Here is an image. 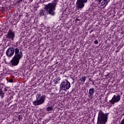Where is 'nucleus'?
Returning a JSON list of instances; mask_svg holds the SVG:
<instances>
[{"instance_id":"f257e3e1","label":"nucleus","mask_w":124,"mask_h":124,"mask_svg":"<svg viewBox=\"0 0 124 124\" xmlns=\"http://www.w3.org/2000/svg\"><path fill=\"white\" fill-rule=\"evenodd\" d=\"M58 1H59V0H54L53 2L44 5V10H41L39 14L41 16H45L46 13L47 15L55 16L56 15V7H57V5L58 4Z\"/></svg>"},{"instance_id":"412c9836","label":"nucleus","mask_w":124,"mask_h":124,"mask_svg":"<svg viewBox=\"0 0 124 124\" xmlns=\"http://www.w3.org/2000/svg\"><path fill=\"white\" fill-rule=\"evenodd\" d=\"M120 124H124V118L121 121Z\"/></svg>"},{"instance_id":"9d476101","label":"nucleus","mask_w":124,"mask_h":124,"mask_svg":"<svg viewBox=\"0 0 124 124\" xmlns=\"http://www.w3.org/2000/svg\"><path fill=\"white\" fill-rule=\"evenodd\" d=\"M99 2V4H101L102 5H104L106 6L108 3H109L110 0H97Z\"/></svg>"},{"instance_id":"473e14b6","label":"nucleus","mask_w":124,"mask_h":124,"mask_svg":"<svg viewBox=\"0 0 124 124\" xmlns=\"http://www.w3.org/2000/svg\"><path fill=\"white\" fill-rule=\"evenodd\" d=\"M32 0H31V1H32Z\"/></svg>"},{"instance_id":"aec40b11","label":"nucleus","mask_w":124,"mask_h":124,"mask_svg":"<svg viewBox=\"0 0 124 124\" xmlns=\"http://www.w3.org/2000/svg\"><path fill=\"white\" fill-rule=\"evenodd\" d=\"M94 44H98V41H97V40H95V41H94Z\"/></svg>"},{"instance_id":"5701e85b","label":"nucleus","mask_w":124,"mask_h":124,"mask_svg":"<svg viewBox=\"0 0 124 124\" xmlns=\"http://www.w3.org/2000/svg\"><path fill=\"white\" fill-rule=\"evenodd\" d=\"M23 0H19L17 1V3H20V2H22V1H23Z\"/></svg>"},{"instance_id":"dca6fc26","label":"nucleus","mask_w":124,"mask_h":124,"mask_svg":"<svg viewBox=\"0 0 124 124\" xmlns=\"http://www.w3.org/2000/svg\"><path fill=\"white\" fill-rule=\"evenodd\" d=\"M18 120H22L23 116L22 115H18Z\"/></svg>"},{"instance_id":"c756f323","label":"nucleus","mask_w":124,"mask_h":124,"mask_svg":"<svg viewBox=\"0 0 124 124\" xmlns=\"http://www.w3.org/2000/svg\"><path fill=\"white\" fill-rule=\"evenodd\" d=\"M73 91H74V89H72V92H73Z\"/></svg>"},{"instance_id":"7ed1b4c3","label":"nucleus","mask_w":124,"mask_h":124,"mask_svg":"<svg viewBox=\"0 0 124 124\" xmlns=\"http://www.w3.org/2000/svg\"><path fill=\"white\" fill-rule=\"evenodd\" d=\"M109 113H104L102 110H99L97 124H106L108 121Z\"/></svg>"},{"instance_id":"6ab92c4d","label":"nucleus","mask_w":124,"mask_h":124,"mask_svg":"<svg viewBox=\"0 0 124 124\" xmlns=\"http://www.w3.org/2000/svg\"><path fill=\"white\" fill-rule=\"evenodd\" d=\"M4 92H7V91H8V87L4 88Z\"/></svg>"},{"instance_id":"393cba45","label":"nucleus","mask_w":124,"mask_h":124,"mask_svg":"<svg viewBox=\"0 0 124 124\" xmlns=\"http://www.w3.org/2000/svg\"><path fill=\"white\" fill-rule=\"evenodd\" d=\"M22 16H23V15L22 14H20L19 15V19L22 17Z\"/></svg>"},{"instance_id":"1a4fd4ad","label":"nucleus","mask_w":124,"mask_h":124,"mask_svg":"<svg viewBox=\"0 0 124 124\" xmlns=\"http://www.w3.org/2000/svg\"><path fill=\"white\" fill-rule=\"evenodd\" d=\"M120 100H121V96L120 95H114L109 101V102L111 104H115V103L119 102Z\"/></svg>"},{"instance_id":"6e6552de","label":"nucleus","mask_w":124,"mask_h":124,"mask_svg":"<svg viewBox=\"0 0 124 124\" xmlns=\"http://www.w3.org/2000/svg\"><path fill=\"white\" fill-rule=\"evenodd\" d=\"M6 38L10 39L13 41V40H14V38H15V32L12 31V30L10 29L6 35Z\"/></svg>"},{"instance_id":"c85d7f7f","label":"nucleus","mask_w":124,"mask_h":124,"mask_svg":"<svg viewBox=\"0 0 124 124\" xmlns=\"http://www.w3.org/2000/svg\"><path fill=\"white\" fill-rule=\"evenodd\" d=\"M92 83L93 85H94V82L93 81H92Z\"/></svg>"},{"instance_id":"20e7f679","label":"nucleus","mask_w":124,"mask_h":124,"mask_svg":"<svg viewBox=\"0 0 124 124\" xmlns=\"http://www.w3.org/2000/svg\"><path fill=\"white\" fill-rule=\"evenodd\" d=\"M46 96L45 95H41L40 93H38L36 95V100L33 102V105L34 106H39L42 105L45 102Z\"/></svg>"},{"instance_id":"f3484780","label":"nucleus","mask_w":124,"mask_h":124,"mask_svg":"<svg viewBox=\"0 0 124 124\" xmlns=\"http://www.w3.org/2000/svg\"><path fill=\"white\" fill-rule=\"evenodd\" d=\"M3 76H4V73H1L0 75V78H2V77H3Z\"/></svg>"},{"instance_id":"72a5a7b5","label":"nucleus","mask_w":124,"mask_h":124,"mask_svg":"<svg viewBox=\"0 0 124 124\" xmlns=\"http://www.w3.org/2000/svg\"><path fill=\"white\" fill-rule=\"evenodd\" d=\"M26 17H28V16H26Z\"/></svg>"},{"instance_id":"0eeeda50","label":"nucleus","mask_w":124,"mask_h":124,"mask_svg":"<svg viewBox=\"0 0 124 124\" xmlns=\"http://www.w3.org/2000/svg\"><path fill=\"white\" fill-rule=\"evenodd\" d=\"M88 2V0H77L76 7L77 9H82L85 6V4Z\"/></svg>"},{"instance_id":"b1692460","label":"nucleus","mask_w":124,"mask_h":124,"mask_svg":"<svg viewBox=\"0 0 124 124\" xmlns=\"http://www.w3.org/2000/svg\"><path fill=\"white\" fill-rule=\"evenodd\" d=\"M72 80H73V81L72 82V84H74V82H75V81L74 80V78H72Z\"/></svg>"},{"instance_id":"f03ea898","label":"nucleus","mask_w":124,"mask_h":124,"mask_svg":"<svg viewBox=\"0 0 124 124\" xmlns=\"http://www.w3.org/2000/svg\"><path fill=\"white\" fill-rule=\"evenodd\" d=\"M23 58V52L22 51H20L19 48L16 49V52L15 55L11 60L10 62L13 66H16L19 64L20 60Z\"/></svg>"},{"instance_id":"4be33fe9","label":"nucleus","mask_w":124,"mask_h":124,"mask_svg":"<svg viewBox=\"0 0 124 124\" xmlns=\"http://www.w3.org/2000/svg\"><path fill=\"white\" fill-rule=\"evenodd\" d=\"M9 82L10 83H13V79L12 78L10 79L9 80Z\"/></svg>"},{"instance_id":"cd10ccee","label":"nucleus","mask_w":124,"mask_h":124,"mask_svg":"<svg viewBox=\"0 0 124 124\" xmlns=\"http://www.w3.org/2000/svg\"><path fill=\"white\" fill-rule=\"evenodd\" d=\"M42 124H46V123H45V122H44V121H43V122H42Z\"/></svg>"},{"instance_id":"a211bd4d","label":"nucleus","mask_w":124,"mask_h":124,"mask_svg":"<svg viewBox=\"0 0 124 124\" xmlns=\"http://www.w3.org/2000/svg\"><path fill=\"white\" fill-rule=\"evenodd\" d=\"M109 76H110V74H109V73H108L107 75H105V77L106 78H107L108 77L109 78Z\"/></svg>"},{"instance_id":"2eb2a0df","label":"nucleus","mask_w":124,"mask_h":124,"mask_svg":"<svg viewBox=\"0 0 124 124\" xmlns=\"http://www.w3.org/2000/svg\"><path fill=\"white\" fill-rule=\"evenodd\" d=\"M86 77L85 76H83L80 79V81L81 82H83V83H85V81H86Z\"/></svg>"},{"instance_id":"9b49d317","label":"nucleus","mask_w":124,"mask_h":124,"mask_svg":"<svg viewBox=\"0 0 124 124\" xmlns=\"http://www.w3.org/2000/svg\"><path fill=\"white\" fill-rule=\"evenodd\" d=\"M94 93V88H91L89 90L88 97H93Z\"/></svg>"},{"instance_id":"f704fd0d","label":"nucleus","mask_w":124,"mask_h":124,"mask_svg":"<svg viewBox=\"0 0 124 124\" xmlns=\"http://www.w3.org/2000/svg\"><path fill=\"white\" fill-rule=\"evenodd\" d=\"M25 0H23V1Z\"/></svg>"},{"instance_id":"bb28decb","label":"nucleus","mask_w":124,"mask_h":124,"mask_svg":"<svg viewBox=\"0 0 124 124\" xmlns=\"http://www.w3.org/2000/svg\"><path fill=\"white\" fill-rule=\"evenodd\" d=\"M93 30H91L90 31V33H92V32H93Z\"/></svg>"},{"instance_id":"7c9ffc66","label":"nucleus","mask_w":124,"mask_h":124,"mask_svg":"<svg viewBox=\"0 0 124 124\" xmlns=\"http://www.w3.org/2000/svg\"><path fill=\"white\" fill-rule=\"evenodd\" d=\"M12 98H13V96H12Z\"/></svg>"},{"instance_id":"423d86ee","label":"nucleus","mask_w":124,"mask_h":124,"mask_svg":"<svg viewBox=\"0 0 124 124\" xmlns=\"http://www.w3.org/2000/svg\"><path fill=\"white\" fill-rule=\"evenodd\" d=\"M60 90L62 91H66L70 88V82L67 79L64 80L60 84Z\"/></svg>"},{"instance_id":"ddd939ff","label":"nucleus","mask_w":124,"mask_h":124,"mask_svg":"<svg viewBox=\"0 0 124 124\" xmlns=\"http://www.w3.org/2000/svg\"><path fill=\"white\" fill-rule=\"evenodd\" d=\"M60 80H61V78L60 77H57L53 79V82L55 84H59V82H58V81H60Z\"/></svg>"},{"instance_id":"4468645a","label":"nucleus","mask_w":124,"mask_h":124,"mask_svg":"<svg viewBox=\"0 0 124 124\" xmlns=\"http://www.w3.org/2000/svg\"><path fill=\"white\" fill-rule=\"evenodd\" d=\"M46 111H47L48 112H49V111H54V108H53L52 106L48 107L46 108Z\"/></svg>"},{"instance_id":"2f4dec72","label":"nucleus","mask_w":124,"mask_h":124,"mask_svg":"<svg viewBox=\"0 0 124 124\" xmlns=\"http://www.w3.org/2000/svg\"><path fill=\"white\" fill-rule=\"evenodd\" d=\"M12 98H13V96H12Z\"/></svg>"},{"instance_id":"39448f33","label":"nucleus","mask_w":124,"mask_h":124,"mask_svg":"<svg viewBox=\"0 0 124 124\" xmlns=\"http://www.w3.org/2000/svg\"><path fill=\"white\" fill-rule=\"evenodd\" d=\"M16 49H18V48L16 47L15 45L9 47L6 51L7 57H8V58H11V57H13V55H14L16 52Z\"/></svg>"},{"instance_id":"f8f14e48","label":"nucleus","mask_w":124,"mask_h":124,"mask_svg":"<svg viewBox=\"0 0 124 124\" xmlns=\"http://www.w3.org/2000/svg\"><path fill=\"white\" fill-rule=\"evenodd\" d=\"M4 94L5 93L2 91V89L0 88V96H1V98L3 99V97H4Z\"/></svg>"},{"instance_id":"a878e982","label":"nucleus","mask_w":124,"mask_h":124,"mask_svg":"<svg viewBox=\"0 0 124 124\" xmlns=\"http://www.w3.org/2000/svg\"><path fill=\"white\" fill-rule=\"evenodd\" d=\"M89 81H90L91 82H93V80H92V78H89Z\"/></svg>"}]
</instances>
